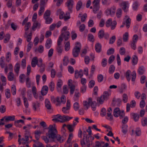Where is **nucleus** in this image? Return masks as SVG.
I'll return each mask as SVG.
<instances>
[{"mask_svg":"<svg viewBox=\"0 0 147 147\" xmlns=\"http://www.w3.org/2000/svg\"><path fill=\"white\" fill-rule=\"evenodd\" d=\"M48 133L46 134V136L42 137V139L46 143L53 142L61 143L63 142V138L60 135H57V132L55 125H50Z\"/></svg>","mask_w":147,"mask_h":147,"instance_id":"1","label":"nucleus"},{"mask_svg":"<svg viewBox=\"0 0 147 147\" xmlns=\"http://www.w3.org/2000/svg\"><path fill=\"white\" fill-rule=\"evenodd\" d=\"M52 120L55 122H64L68 121L72 119V117L64 115H61L60 114L53 115L52 117Z\"/></svg>","mask_w":147,"mask_h":147,"instance_id":"2","label":"nucleus"},{"mask_svg":"<svg viewBox=\"0 0 147 147\" xmlns=\"http://www.w3.org/2000/svg\"><path fill=\"white\" fill-rule=\"evenodd\" d=\"M112 112L111 108H108L107 111L105 108H103L101 110L100 114L102 117L104 116L107 114V119L110 121H112L113 119V116L112 115Z\"/></svg>","mask_w":147,"mask_h":147,"instance_id":"3","label":"nucleus"},{"mask_svg":"<svg viewBox=\"0 0 147 147\" xmlns=\"http://www.w3.org/2000/svg\"><path fill=\"white\" fill-rule=\"evenodd\" d=\"M18 142L19 145L22 144L23 145L26 144V146L27 147H29L28 145V144L29 137H30L31 138H32V137L30 135V133L28 132H26V133L25 134L24 139V138L21 139V135H18Z\"/></svg>","mask_w":147,"mask_h":147,"instance_id":"4","label":"nucleus"},{"mask_svg":"<svg viewBox=\"0 0 147 147\" xmlns=\"http://www.w3.org/2000/svg\"><path fill=\"white\" fill-rule=\"evenodd\" d=\"M124 76L126 78L128 81H129L132 76L131 80L134 81L136 78V73L135 71H133L132 72L129 70H128L124 73Z\"/></svg>","mask_w":147,"mask_h":147,"instance_id":"5","label":"nucleus"},{"mask_svg":"<svg viewBox=\"0 0 147 147\" xmlns=\"http://www.w3.org/2000/svg\"><path fill=\"white\" fill-rule=\"evenodd\" d=\"M81 144L82 147H85L86 146L88 147H90L92 145V143L89 140L86 132L83 133V138L81 141Z\"/></svg>","mask_w":147,"mask_h":147,"instance_id":"6","label":"nucleus"},{"mask_svg":"<svg viewBox=\"0 0 147 147\" xmlns=\"http://www.w3.org/2000/svg\"><path fill=\"white\" fill-rule=\"evenodd\" d=\"M15 119L14 115L4 116L0 119V125H4L5 123H8L10 121H14Z\"/></svg>","mask_w":147,"mask_h":147,"instance_id":"7","label":"nucleus"},{"mask_svg":"<svg viewBox=\"0 0 147 147\" xmlns=\"http://www.w3.org/2000/svg\"><path fill=\"white\" fill-rule=\"evenodd\" d=\"M81 44L78 42H77L75 43V46L72 50V54L74 57H77L81 49Z\"/></svg>","mask_w":147,"mask_h":147,"instance_id":"8","label":"nucleus"},{"mask_svg":"<svg viewBox=\"0 0 147 147\" xmlns=\"http://www.w3.org/2000/svg\"><path fill=\"white\" fill-rule=\"evenodd\" d=\"M113 114L115 117L120 116V118L122 119L125 115L124 111L123 110L120 111L119 108H116L114 109Z\"/></svg>","mask_w":147,"mask_h":147,"instance_id":"9","label":"nucleus"},{"mask_svg":"<svg viewBox=\"0 0 147 147\" xmlns=\"http://www.w3.org/2000/svg\"><path fill=\"white\" fill-rule=\"evenodd\" d=\"M105 25L107 27H111V29L113 30L116 26L117 22L115 20L112 21L111 19L109 18L106 22Z\"/></svg>","mask_w":147,"mask_h":147,"instance_id":"10","label":"nucleus"},{"mask_svg":"<svg viewBox=\"0 0 147 147\" xmlns=\"http://www.w3.org/2000/svg\"><path fill=\"white\" fill-rule=\"evenodd\" d=\"M32 93L33 96L36 99H38L40 101H41L44 100V98L41 95L38 96V94L37 93V89L34 86H32Z\"/></svg>","mask_w":147,"mask_h":147,"instance_id":"11","label":"nucleus"},{"mask_svg":"<svg viewBox=\"0 0 147 147\" xmlns=\"http://www.w3.org/2000/svg\"><path fill=\"white\" fill-rule=\"evenodd\" d=\"M57 14L59 15V18L60 19L64 18L65 20H66L70 18V15L69 13H66L67 16H65L64 13L60 9H58L57 11Z\"/></svg>","mask_w":147,"mask_h":147,"instance_id":"12","label":"nucleus"},{"mask_svg":"<svg viewBox=\"0 0 147 147\" xmlns=\"http://www.w3.org/2000/svg\"><path fill=\"white\" fill-rule=\"evenodd\" d=\"M110 94V93L108 92H105L100 98L98 100L99 102L101 104L103 103L105 100H107L108 99Z\"/></svg>","mask_w":147,"mask_h":147,"instance_id":"13","label":"nucleus"},{"mask_svg":"<svg viewBox=\"0 0 147 147\" xmlns=\"http://www.w3.org/2000/svg\"><path fill=\"white\" fill-rule=\"evenodd\" d=\"M100 0H94L93 2V12L96 13V11L99 8V2Z\"/></svg>","mask_w":147,"mask_h":147,"instance_id":"14","label":"nucleus"},{"mask_svg":"<svg viewBox=\"0 0 147 147\" xmlns=\"http://www.w3.org/2000/svg\"><path fill=\"white\" fill-rule=\"evenodd\" d=\"M67 29V26L64 27L61 31L62 36H64V39L65 40H67L69 36L70 33L68 31H66V30Z\"/></svg>","mask_w":147,"mask_h":147,"instance_id":"15","label":"nucleus"},{"mask_svg":"<svg viewBox=\"0 0 147 147\" xmlns=\"http://www.w3.org/2000/svg\"><path fill=\"white\" fill-rule=\"evenodd\" d=\"M92 101V98H88V101L84 100L83 101V104L84 109L87 110L91 105Z\"/></svg>","mask_w":147,"mask_h":147,"instance_id":"16","label":"nucleus"},{"mask_svg":"<svg viewBox=\"0 0 147 147\" xmlns=\"http://www.w3.org/2000/svg\"><path fill=\"white\" fill-rule=\"evenodd\" d=\"M116 7H113L109 9H108L105 10V13L107 16L110 15L111 16H113L115 13Z\"/></svg>","mask_w":147,"mask_h":147,"instance_id":"17","label":"nucleus"},{"mask_svg":"<svg viewBox=\"0 0 147 147\" xmlns=\"http://www.w3.org/2000/svg\"><path fill=\"white\" fill-rule=\"evenodd\" d=\"M129 6V4L128 1L123 2L120 4V6L125 12H127Z\"/></svg>","mask_w":147,"mask_h":147,"instance_id":"18","label":"nucleus"},{"mask_svg":"<svg viewBox=\"0 0 147 147\" xmlns=\"http://www.w3.org/2000/svg\"><path fill=\"white\" fill-rule=\"evenodd\" d=\"M70 106V101L69 100H67V102L66 107H64L62 108V111L63 113L64 114L68 113Z\"/></svg>","mask_w":147,"mask_h":147,"instance_id":"19","label":"nucleus"},{"mask_svg":"<svg viewBox=\"0 0 147 147\" xmlns=\"http://www.w3.org/2000/svg\"><path fill=\"white\" fill-rule=\"evenodd\" d=\"M141 132L140 129L139 127H137L135 129V130L132 129L131 132V135H133L135 134L137 136H140L141 135Z\"/></svg>","mask_w":147,"mask_h":147,"instance_id":"20","label":"nucleus"},{"mask_svg":"<svg viewBox=\"0 0 147 147\" xmlns=\"http://www.w3.org/2000/svg\"><path fill=\"white\" fill-rule=\"evenodd\" d=\"M67 84L70 89V93L71 94H73L74 91L75 86L72 84V80L69 79L68 81Z\"/></svg>","mask_w":147,"mask_h":147,"instance_id":"21","label":"nucleus"},{"mask_svg":"<svg viewBox=\"0 0 147 147\" xmlns=\"http://www.w3.org/2000/svg\"><path fill=\"white\" fill-rule=\"evenodd\" d=\"M45 3L44 1L42 2L40 4V7L38 12L39 16H41L45 11Z\"/></svg>","mask_w":147,"mask_h":147,"instance_id":"22","label":"nucleus"},{"mask_svg":"<svg viewBox=\"0 0 147 147\" xmlns=\"http://www.w3.org/2000/svg\"><path fill=\"white\" fill-rule=\"evenodd\" d=\"M124 24L126 25L127 28H129L131 24V19L128 16H126L125 18Z\"/></svg>","mask_w":147,"mask_h":147,"instance_id":"23","label":"nucleus"},{"mask_svg":"<svg viewBox=\"0 0 147 147\" xmlns=\"http://www.w3.org/2000/svg\"><path fill=\"white\" fill-rule=\"evenodd\" d=\"M83 76L82 71L80 69L79 71L76 70L75 71V77L76 78H81Z\"/></svg>","mask_w":147,"mask_h":147,"instance_id":"24","label":"nucleus"},{"mask_svg":"<svg viewBox=\"0 0 147 147\" xmlns=\"http://www.w3.org/2000/svg\"><path fill=\"white\" fill-rule=\"evenodd\" d=\"M48 90V88L47 86H43L41 90V93L42 96H45L47 93Z\"/></svg>","mask_w":147,"mask_h":147,"instance_id":"25","label":"nucleus"},{"mask_svg":"<svg viewBox=\"0 0 147 147\" xmlns=\"http://www.w3.org/2000/svg\"><path fill=\"white\" fill-rule=\"evenodd\" d=\"M140 4L138 2L135 1L133 2L132 5V8L133 10L134 11H136L138 10V8Z\"/></svg>","mask_w":147,"mask_h":147,"instance_id":"26","label":"nucleus"},{"mask_svg":"<svg viewBox=\"0 0 147 147\" xmlns=\"http://www.w3.org/2000/svg\"><path fill=\"white\" fill-rule=\"evenodd\" d=\"M41 24L39 22L37 21L35 22H34L33 26L32 27V30L35 31L36 29H38L40 28Z\"/></svg>","mask_w":147,"mask_h":147,"instance_id":"27","label":"nucleus"},{"mask_svg":"<svg viewBox=\"0 0 147 147\" xmlns=\"http://www.w3.org/2000/svg\"><path fill=\"white\" fill-rule=\"evenodd\" d=\"M81 22L80 21H78L77 23V26H78L79 28V30L80 32H83L85 28V25L84 24L80 25Z\"/></svg>","mask_w":147,"mask_h":147,"instance_id":"28","label":"nucleus"},{"mask_svg":"<svg viewBox=\"0 0 147 147\" xmlns=\"http://www.w3.org/2000/svg\"><path fill=\"white\" fill-rule=\"evenodd\" d=\"M62 85V81L61 79L59 80L57 84V88L58 91H60L61 90Z\"/></svg>","mask_w":147,"mask_h":147,"instance_id":"29","label":"nucleus"},{"mask_svg":"<svg viewBox=\"0 0 147 147\" xmlns=\"http://www.w3.org/2000/svg\"><path fill=\"white\" fill-rule=\"evenodd\" d=\"M66 4L69 9L70 10L73 7L74 1L73 0H69L67 2Z\"/></svg>","mask_w":147,"mask_h":147,"instance_id":"30","label":"nucleus"},{"mask_svg":"<svg viewBox=\"0 0 147 147\" xmlns=\"http://www.w3.org/2000/svg\"><path fill=\"white\" fill-rule=\"evenodd\" d=\"M45 104L46 107L48 110L51 111H52V110L51 108L50 102L48 99H45Z\"/></svg>","mask_w":147,"mask_h":147,"instance_id":"31","label":"nucleus"},{"mask_svg":"<svg viewBox=\"0 0 147 147\" xmlns=\"http://www.w3.org/2000/svg\"><path fill=\"white\" fill-rule=\"evenodd\" d=\"M40 104L38 102H34L32 103V106L35 111L38 110L40 107Z\"/></svg>","mask_w":147,"mask_h":147,"instance_id":"32","label":"nucleus"},{"mask_svg":"<svg viewBox=\"0 0 147 147\" xmlns=\"http://www.w3.org/2000/svg\"><path fill=\"white\" fill-rule=\"evenodd\" d=\"M130 115L133 118L135 121L136 122L138 120L139 116L138 114L132 113H131Z\"/></svg>","mask_w":147,"mask_h":147,"instance_id":"33","label":"nucleus"},{"mask_svg":"<svg viewBox=\"0 0 147 147\" xmlns=\"http://www.w3.org/2000/svg\"><path fill=\"white\" fill-rule=\"evenodd\" d=\"M132 64L133 65H136L138 62V57L136 55H134L132 59Z\"/></svg>","mask_w":147,"mask_h":147,"instance_id":"34","label":"nucleus"},{"mask_svg":"<svg viewBox=\"0 0 147 147\" xmlns=\"http://www.w3.org/2000/svg\"><path fill=\"white\" fill-rule=\"evenodd\" d=\"M51 40L50 38L48 39L46 42L45 45L46 48L47 49L50 48L51 46Z\"/></svg>","mask_w":147,"mask_h":147,"instance_id":"35","label":"nucleus"},{"mask_svg":"<svg viewBox=\"0 0 147 147\" xmlns=\"http://www.w3.org/2000/svg\"><path fill=\"white\" fill-rule=\"evenodd\" d=\"M145 71L146 69L145 67L143 66H142L139 67L138 72L139 74L142 75L144 74Z\"/></svg>","mask_w":147,"mask_h":147,"instance_id":"36","label":"nucleus"},{"mask_svg":"<svg viewBox=\"0 0 147 147\" xmlns=\"http://www.w3.org/2000/svg\"><path fill=\"white\" fill-rule=\"evenodd\" d=\"M128 127V125H123L121 127V131L124 135L126 134L127 132Z\"/></svg>","mask_w":147,"mask_h":147,"instance_id":"37","label":"nucleus"},{"mask_svg":"<svg viewBox=\"0 0 147 147\" xmlns=\"http://www.w3.org/2000/svg\"><path fill=\"white\" fill-rule=\"evenodd\" d=\"M38 60L36 57H34L32 60L31 62L32 66L33 67H35L36 65H37Z\"/></svg>","mask_w":147,"mask_h":147,"instance_id":"38","label":"nucleus"},{"mask_svg":"<svg viewBox=\"0 0 147 147\" xmlns=\"http://www.w3.org/2000/svg\"><path fill=\"white\" fill-rule=\"evenodd\" d=\"M101 45L99 43H96L95 45V48L97 52H100L101 51Z\"/></svg>","mask_w":147,"mask_h":147,"instance_id":"39","label":"nucleus"},{"mask_svg":"<svg viewBox=\"0 0 147 147\" xmlns=\"http://www.w3.org/2000/svg\"><path fill=\"white\" fill-rule=\"evenodd\" d=\"M129 39V33L128 32H125L123 35V40L124 42H127Z\"/></svg>","mask_w":147,"mask_h":147,"instance_id":"40","label":"nucleus"},{"mask_svg":"<svg viewBox=\"0 0 147 147\" xmlns=\"http://www.w3.org/2000/svg\"><path fill=\"white\" fill-rule=\"evenodd\" d=\"M24 37L26 38L27 41L29 42H31L30 41L32 39V34L30 33L28 35L26 33V32H25Z\"/></svg>","mask_w":147,"mask_h":147,"instance_id":"41","label":"nucleus"},{"mask_svg":"<svg viewBox=\"0 0 147 147\" xmlns=\"http://www.w3.org/2000/svg\"><path fill=\"white\" fill-rule=\"evenodd\" d=\"M49 86L50 90L51 92L54 91L55 88V84L53 82H51L49 85Z\"/></svg>","mask_w":147,"mask_h":147,"instance_id":"42","label":"nucleus"},{"mask_svg":"<svg viewBox=\"0 0 147 147\" xmlns=\"http://www.w3.org/2000/svg\"><path fill=\"white\" fill-rule=\"evenodd\" d=\"M5 58L6 61L9 62L11 59V54L9 52H7L5 54Z\"/></svg>","mask_w":147,"mask_h":147,"instance_id":"43","label":"nucleus"},{"mask_svg":"<svg viewBox=\"0 0 147 147\" xmlns=\"http://www.w3.org/2000/svg\"><path fill=\"white\" fill-rule=\"evenodd\" d=\"M141 122L142 126H147V117H144L143 118L141 119Z\"/></svg>","mask_w":147,"mask_h":147,"instance_id":"44","label":"nucleus"},{"mask_svg":"<svg viewBox=\"0 0 147 147\" xmlns=\"http://www.w3.org/2000/svg\"><path fill=\"white\" fill-rule=\"evenodd\" d=\"M87 16V14L86 13H84L83 15L82 13H80L79 15V17L81 18V21L83 22L84 21Z\"/></svg>","mask_w":147,"mask_h":147,"instance_id":"45","label":"nucleus"},{"mask_svg":"<svg viewBox=\"0 0 147 147\" xmlns=\"http://www.w3.org/2000/svg\"><path fill=\"white\" fill-rule=\"evenodd\" d=\"M122 101L124 103H125L127 102L128 97L126 94H123L122 96Z\"/></svg>","mask_w":147,"mask_h":147,"instance_id":"46","label":"nucleus"},{"mask_svg":"<svg viewBox=\"0 0 147 147\" xmlns=\"http://www.w3.org/2000/svg\"><path fill=\"white\" fill-rule=\"evenodd\" d=\"M5 57L3 56L1 57L0 60V65L1 67L2 68H3L5 66V63L4 61Z\"/></svg>","mask_w":147,"mask_h":147,"instance_id":"47","label":"nucleus"},{"mask_svg":"<svg viewBox=\"0 0 147 147\" xmlns=\"http://www.w3.org/2000/svg\"><path fill=\"white\" fill-rule=\"evenodd\" d=\"M82 5V3L81 1H79L78 2L76 6V9L77 11H79L81 9Z\"/></svg>","mask_w":147,"mask_h":147,"instance_id":"48","label":"nucleus"},{"mask_svg":"<svg viewBox=\"0 0 147 147\" xmlns=\"http://www.w3.org/2000/svg\"><path fill=\"white\" fill-rule=\"evenodd\" d=\"M59 98L57 97L55 99V98L53 96L51 97V100L54 103L57 102V103L56 104L57 105H58L60 103Z\"/></svg>","mask_w":147,"mask_h":147,"instance_id":"49","label":"nucleus"},{"mask_svg":"<svg viewBox=\"0 0 147 147\" xmlns=\"http://www.w3.org/2000/svg\"><path fill=\"white\" fill-rule=\"evenodd\" d=\"M42 134L41 132L39 131L36 130L35 132V136L36 139L38 140L40 137V135Z\"/></svg>","mask_w":147,"mask_h":147,"instance_id":"50","label":"nucleus"},{"mask_svg":"<svg viewBox=\"0 0 147 147\" xmlns=\"http://www.w3.org/2000/svg\"><path fill=\"white\" fill-rule=\"evenodd\" d=\"M93 111H95L96 109L97 104L95 101H92L90 105Z\"/></svg>","mask_w":147,"mask_h":147,"instance_id":"51","label":"nucleus"},{"mask_svg":"<svg viewBox=\"0 0 147 147\" xmlns=\"http://www.w3.org/2000/svg\"><path fill=\"white\" fill-rule=\"evenodd\" d=\"M32 125L31 124H27L26 126L23 127V128L25 130L26 133V132H28V131L32 128ZM28 132L29 133V131Z\"/></svg>","mask_w":147,"mask_h":147,"instance_id":"52","label":"nucleus"},{"mask_svg":"<svg viewBox=\"0 0 147 147\" xmlns=\"http://www.w3.org/2000/svg\"><path fill=\"white\" fill-rule=\"evenodd\" d=\"M20 122H21L23 124L24 123V121L22 119H20L17 121H15L14 122V124L16 127H21V126L19 125V124Z\"/></svg>","mask_w":147,"mask_h":147,"instance_id":"53","label":"nucleus"},{"mask_svg":"<svg viewBox=\"0 0 147 147\" xmlns=\"http://www.w3.org/2000/svg\"><path fill=\"white\" fill-rule=\"evenodd\" d=\"M22 99L25 107L26 108H28L29 106V104L27 99L25 97V96H23V98H22Z\"/></svg>","mask_w":147,"mask_h":147,"instance_id":"54","label":"nucleus"},{"mask_svg":"<svg viewBox=\"0 0 147 147\" xmlns=\"http://www.w3.org/2000/svg\"><path fill=\"white\" fill-rule=\"evenodd\" d=\"M27 97L29 100H31L32 99V95L31 90H28L27 91Z\"/></svg>","mask_w":147,"mask_h":147,"instance_id":"55","label":"nucleus"},{"mask_svg":"<svg viewBox=\"0 0 147 147\" xmlns=\"http://www.w3.org/2000/svg\"><path fill=\"white\" fill-rule=\"evenodd\" d=\"M122 11L121 9L119 8L117 9L116 13V15L117 18H119L122 16Z\"/></svg>","mask_w":147,"mask_h":147,"instance_id":"56","label":"nucleus"},{"mask_svg":"<svg viewBox=\"0 0 147 147\" xmlns=\"http://www.w3.org/2000/svg\"><path fill=\"white\" fill-rule=\"evenodd\" d=\"M20 67V65L19 63H17L15 66L14 71L16 73L18 74L19 69Z\"/></svg>","mask_w":147,"mask_h":147,"instance_id":"57","label":"nucleus"},{"mask_svg":"<svg viewBox=\"0 0 147 147\" xmlns=\"http://www.w3.org/2000/svg\"><path fill=\"white\" fill-rule=\"evenodd\" d=\"M16 86L14 85L11 86V91L12 94L15 95L16 94Z\"/></svg>","mask_w":147,"mask_h":147,"instance_id":"58","label":"nucleus"},{"mask_svg":"<svg viewBox=\"0 0 147 147\" xmlns=\"http://www.w3.org/2000/svg\"><path fill=\"white\" fill-rule=\"evenodd\" d=\"M73 108L75 111H78L80 108L78 102H75L73 105Z\"/></svg>","mask_w":147,"mask_h":147,"instance_id":"59","label":"nucleus"},{"mask_svg":"<svg viewBox=\"0 0 147 147\" xmlns=\"http://www.w3.org/2000/svg\"><path fill=\"white\" fill-rule=\"evenodd\" d=\"M19 91H21V95L22 98H23V96H25V93L26 92V89L25 88H20Z\"/></svg>","mask_w":147,"mask_h":147,"instance_id":"60","label":"nucleus"},{"mask_svg":"<svg viewBox=\"0 0 147 147\" xmlns=\"http://www.w3.org/2000/svg\"><path fill=\"white\" fill-rule=\"evenodd\" d=\"M50 15V11L49 10L46 11L44 14V18L45 19H46L47 20V17H49Z\"/></svg>","mask_w":147,"mask_h":147,"instance_id":"61","label":"nucleus"},{"mask_svg":"<svg viewBox=\"0 0 147 147\" xmlns=\"http://www.w3.org/2000/svg\"><path fill=\"white\" fill-rule=\"evenodd\" d=\"M104 32L103 30H99L98 33V36L99 38H102L104 35Z\"/></svg>","mask_w":147,"mask_h":147,"instance_id":"62","label":"nucleus"},{"mask_svg":"<svg viewBox=\"0 0 147 147\" xmlns=\"http://www.w3.org/2000/svg\"><path fill=\"white\" fill-rule=\"evenodd\" d=\"M14 78V74L11 72L9 73L8 75V79L10 81H12Z\"/></svg>","mask_w":147,"mask_h":147,"instance_id":"63","label":"nucleus"},{"mask_svg":"<svg viewBox=\"0 0 147 147\" xmlns=\"http://www.w3.org/2000/svg\"><path fill=\"white\" fill-rule=\"evenodd\" d=\"M70 47V43L69 42H67L65 44V49L66 51H68Z\"/></svg>","mask_w":147,"mask_h":147,"instance_id":"64","label":"nucleus"}]
</instances>
